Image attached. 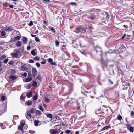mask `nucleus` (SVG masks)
Returning a JSON list of instances; mask_svg holds the SVG:
<instances>
[{
  "label": "nucleus",
  "mask_w": 134,
  "mask_h": 134,
  "mask_svg": "<svg viewBox=\"0 0 134 134\" xmlns=\"http://www.w3.org/2000/svg\"><path fill=\"white\" fill-rule=\"evenodd\" d=\"M6 57L5 55H2L1 57H0V59L1 60H3V59L5 58Z\"/></svg>",
  "instance_id": "nucleus-29"
},
{
  "label": "nucleus",
  "mask_w": 134,
  "mask_h": 134,
  "mask_svg": "<svg viewBox=\"0 0 134 134\" xmlns=\"http://www.w3.org/2000/svg\"><path fill=\"white\" fill-rule=\"evenodd\" d=\"M33 22L32 21H30L29 23L28 24V25L30 26H31L33 25Z\"/></svg>",
  "instance_id": "nucleus-33"
},
{
  "label": "nucleus",
  "mask_w": 134,
  "mask_h": 134,
  "mask_svg": "<svg viewBox=\"0 0 134 134\" xmlns=\"http://www.w3.org/2000/svg\"><path fill=\"white\" fill-rule=\"evenodd\" d=\"M70 4L71 5H76V3H75L74 2H73L71 3Z\"/></svg>",
  "instance_id": "nucleus-56"
},
{
  "label": "nucleus",
  "mask_w": 134,
  "mask_h": 134,
  "mask_svg": "<svg viewBox=\"0 0 134 134\" xmlns=\"http://www.w3.org/2000/svg\"><path fill=\"white\" fill-rule=\"evenodd\" d=\"M122 116L120 115H119L118 116L117 119L119 120L120 121H121L122 119Z\"/></svg>",
  "instance_id": "nucleus-28"
},
{
  "label": "nucleus",
  "mask_w": 134,
  "mask_h": 134,
  "mask_svg": "<svg viewBox=\"0 0 134 134\" xmlns=\"http://www.w3.org/2000/svg\"><path fill=\"white\" fill-rule=\"evenodd\" d=\"M51 64L52 65H54L55 66L57 65V64L55 62H52Z\"/></svg>",
  "instance_id": "nucleus-48"
},
{
  "label": "nucleus",
  "mask_w": 134,
  "mask_h": 134,
  "mask_svg": "<svg viewBox=\"0 0 134 134\" xmlns=\"http://www.w3.org/2000/svg\"><path fill=\"white\" fill-rule=\"evenodd\" d=\"M32 40L31 39L30 40V41H29V45H30V44L31 43H32Z\"/></svg>",
  "instance_id": "nucleus-60"
},
{
  "label": "nucleus",
  "mask_w": 134,
  "mask_h": 134,
  "mask_svg": "<svg viewBox=\"0 0 134 134\" xmlns=\"http://www.w3.org/2000/svg\"><path fill=\"white\" fill-rule=\"evenodd\" d=\"M131 116H133L134 115V112L133 111H132L131 112Z\"/></svg>",
  "instance_id": "nucleus-64"
},
{
  "label": "nucleus",
  "mask_w": 134,
  "mask_h": 134,
  "mask_svg": "<svg viewBox=\"0 0 134 134\" xmlns=\"http://www.w3.org/2000/svg\"><path fill=\"white\" fill-rule=\"evenodd\" d=\"M110 127V125H108L107 126H105L104 127L102 128V129L100 131H103L104 130H105L108 129Z\"/></svg>",
  "instance_id": "nucleus-14"
},
{
  "label": "nucleus",
  "mask_w": 134,
  "mask_h": 134,
  "mask_svg": "<svg viewBox=\"0 0 134 134\" xmlns=\"http://www.w3.org/2000/svg\"><path fill=\"white\" fill-rule=\"evenodd\" d=\"M84 30V28L82 27H77L74 31V32L76 33L81 32L82 30Z\"/></svg>",
  "instance_id": "nucleus-3"
},
{
  "label": "nucleus",
  "mask_w": 134,
  "mask_h": 134,
  "mask_svg": "<svg viewBox=\"0 0 134 134\" xmlns=\"http://www.w3.org/2000/svg\"><path fill=\"white\" fill-rule=\"evenodd\" d=\"M46 116L48 118H52V115L51 114H48L46 115Z\"/></svg>",
  "instance_id": "nucleus-26"
},
{
  "label": "nucleus",
  "mask_w": 134,
  "mask_h": 134,
  "mask_svg": "<svg viewBox=\"0 0 134 134\" xmlns=\"http://www.w3.org/2000/svg\"><path fill=\"white\" fill-rule=\"evenodd\" d=\"M20 37L19 36H17L14 37V41H15L16 40L18 41L20 39Z\"/></svg>",
  "instance_id": "nucleus-15"
},
{
  "label": "nucleus",
  "mask_w": 134,
  "mask_h": 134,
  "mask_svg": "<svg viewBox=\"0 0 134 134\" xmlns=\"http://www.w3.org/2000/svg\"><path fill=\"white\" fill-rule=\"evenodd\" d=\"M25 104L26 105H27L28 106H30L32 104V102L31 101L29 100L26 101L25 102Z\"/></svg>",
  "instance_id": "nucleus-11"
},
{
  "label": "nucleus",
  "mask_w": 134,
  "mask_h": 134,
  "mask_svg": "<svg viewBox=\"0 0 134 134\" xmlns=\"http://www.w3.org/2000/svg\"><path fill=\"white\" fill-rule=\"evenodd\" d=\"M51 31L54 33L55 32V30L54 27H52L51 29Z\"/></svg>",
  "instance_id": "nucleus-37"
},
{
  "label": "nucleus",
  "mask_w": 134,
  "mask_h": 134,
  "mask_svg": "<svg viewBox=\"0 0 134 134\" xmlns=\"http://www.w3.org/2000/svg\"><path fill=\"white\" fill-rule=\"evenodd\" d=\"M31 47H30V45H29V46H28L27 47V49L28 50H29L30 49H31Z\"/></svg>",
  "instance_id": "nucleus-54"
},
{
  "label": "nucleus",
  "mask_w": 134,
  "mask_h": 134,
  "mask_svg": "<svg viewBox=\"0 0 134 134\" xmlns=\"http://www.w3.org/2000/svg\"><path fill=\"white\" fill-rule=\"evenodd\" d=\"M100 109H98L96 110L95 113L96 114H100L101 113V111H100Z\"/></svg>",
  "instance_id": "nucleus-25"
},
{
  "label": "nucleus",
  "mask_w": 134,
  "mask_h": 134,
  "mask_svg": "<svg viewBox=\"0 0 134 134\" xmlns=\"http://www.w3.org/2000/svg\"><path fill=\"white\" fill-rule=\"evenodd\" d=\"M43 1L48 3H49L50 2V0H43Z\"/></svg>",
  "instance_id": "nucleus-53"
},
{
  "label": "nucleus",
  "mask_w": 134,
  "mask_h": 134,
  "mask_svg": "<svg viewBox=\"0 0 134 134\" xmlns=\"http://www.w3.org/2000/svg\"><path fill=\"white\" fill-rule=\"evenodd\" d=\"M53 61V60L52 59L50 58H49L48 60V62L49 63H51Z\"/></svg>",
  "instance_id": "nucleus-35"
},
{
  "label": "nucleus",
  "mask_w": 134,
  "mask_h": 134,
  "mask_svg": "<svg viewBox=\"0 0 134 134\" xmlns=\"http://www.w3.org/2000/svg\"><path fill=\"white\" fill-rule=\"evenodd\" d=\"M38 98V95L36 94L33 97V99L34 100H36Z\"/></svg>",
  "instance_id": "nucleus-31"
},
{
  "label": "nucleus",
  "mask_w": 134,
  "mask_h": 134,
  "mask_svg": "<svg viewBox=\"0 0 134 134\" xmlns=\"http://www.w3.org/2000/svg\"><path fill=\"white\" fill-rule=\"evenodd\" d=\"M0 100L2 101H3L5 100V97L4 96L2 95Z\"/></svg>",
  "instance_id": "nucleus-20"
},
{
  "label": "nucleus",
  "mask_w": 134,
  "mask_h": 134,
  "mask_svg": "<svg viewBox=\"0 0 134 134\" xmlns=\"http://www.w3.org/2000/svg\"><path fill=\"white\" fill-rule=\"evenodd\" d=\"M51 131H52V133L51 134H57V133H58V130L54 129H51L50 130L51 132Z\"/></svg>",
  "instance_id": "nucleus-12"
},
{
  "label": "nucleus",
  "mask_w": 134,
  "mask_h": 134,
  "mask_svg": "<svg viewBox=\"0 0 134 134\" xmlns=\"http://www.w3.org/2000/svg\"><path fill=\"white\" fill-rule=\"evenodd\" d=\"M14 52H16V53H19L20 51L19 49H15L14 50Z\"/></svg>",
  "instance_id": "nucleus-39"
},
{
  "label": "nucleus",
  "mask_w": 134,
  "mask_h": 134,
  "mask_svg": "<svg viewBox=\"0 0 134 134\" xmlns=\"http://www.w3.org/2000/svg\"><path fill=\"white\" fill-rule=\"evenodd\" d=\"M9 77L11 78L12 80H14L15 79H17V76H16L14 75H11L9 76Z\"/></svg>",
  "instance_id": "nucleus-18"
},
{
  "label": "nucleus",
  "mask_w": 134,
  "mask_h": 134,
  "mask_svg": "<svg viewBox=\"0 0 134 134\" xmlns=\"http://www.w3.org/2000/svg\"><path fill=\"white\" fill-rule=\"evenodd\" d=\"M38 109H40L43 112H44V110L42 106H40L38 107Z\"/></svg>",
  "instance_id": "nucleus-27"
},
{
  "label": "nucleus",
  "mask_w": 134,
  "mask_h": 134,
  "mask_svg": "<svg viewBox=\"0 0 134 134\" xmlns=\"http://www.w3.org/2000/svg\"><path fill=\"white\" fill-rule=\"evenodd\" d=\"M22 44L21 42L20 41H18L16 43V46H21Z\"/></svg>",
  "instance_id": "nucleus-21"
},
{
  "label": "nucleus",
  "mask_w": 134,
  "mask_h": 134,
  "mask_svg": "<svg viewBox=\"0 0 134 134\" xmlns=\"http://www.w3.org/2000/svg\"><path fill=\"white\" fill-rule=\"evenodd\" d=\"M23 127H22L20 125V126H18V130H23Z\"/></svg>",
  "instance_id": "nucleus-40"
},
{
  "label": "nucleus",
  "mask_w": 134,
  "mask_h": 134,
  "mask_svg": "<svg viewBox=\"0 0 134 134\" xmlns=\"http://www.w3.org/2000/svg\"><path fill=\"white\" fill-rule=\"evenodd\" d=\"M37 85V83L36 81H34L32 84V86L33 87H36Z\"/></svg>",
  "instance_id": "nucleus-23"
},
{
  "label": "nucleus",
  "mask_w": 134,
  "mask_h": 134,
  "mask_svg": "<svg viewBox=\"0 0 134 134\" xmlns=\"http://www.w3.org/2000/svg\"><path fill=\"white\" fill-rule=\"evenodd\" d=\"M7 110V105L6 104H3L1 107L0 110V112L3 111V112L6 111Z\"/></svg>",
  "instance_id": "nucleus-4"
},
{
  "label": "nucleus",
  "mask_w": 134,
  "mask_h": 134,
  "mask_svg": "<svg viewBox=\"0 0 134 134\" xmlns=\"http://www.w3.org/2000/svg\"><path fill=\"white\" fill-rule=\"evenodd\" d=\"M5 31H11L13 30V28L12 26H9L5 28L4 29Z\"/></svg>",
  "instance_id": "nucleus-6"
},
{
  "label": "nucleus",
  "mask_w": 134,
  "mask_h": 134,
  "mask_svg": "<svg viewBox=\"0 0 134 134\" xmlns=\"http://www.w3.org/2000/svg\"><path fill=\"white\" fill-rule=\"evenodd\" d=\"M1 35L2 36H4L6 35V33L5 31L4 30L2 31L1 32Z\"/></svg>",
  "instance_id": "nucleus-19"
},
{
  "label": "nucleus",
  "mask_w": 134,
  "mask_h": 134,
  "mask_svg": "<svg viewBox=\"0 0 134 134\" xmlns=\"http://www.w3.org/2000/svg\"><path fill=\"white\" fill-rule=\"evenodd\" d=\"M126 126L127 129L131 132L133 133L134 132V128L129 124H127Z\"/></svg>",
  "instance_id": "nucleus-2"
},
{
  "label": "nucleus",
  "mask_w": 134,
  "mask_h": 134,
  "mask_svg": "<svg viewBox=\"0 0 134 134\" xmlns=\"http://www.w3.org/2000/svg\"><path fill=\"white\" fill-rule=\"evenodd\" d=\"M31 54L35 56L36 55L35 51L34 50L31 51Z\"/></svg>",
  "instance_id": "nucleus-30"
},
{
  "label": "nucleus",
  "mask_w": 134,
  "mask_h": 134,
  "mask_svg": "<svg viewBox=\"0 0 134 134\" xmlns=\"http://www.w3.org/2000/svg\"><path fill=\"white\" fill-rule=\"evenodd\" d=\"M29 132V133L31 134H33L35 133V132L32 130H30Z\"/></svg>",
  "instance_id": "nucleus-43"
},
{
  "label": "nucleus",
  "mask_w": 134,
  "mask_h": 134,
  "mask_svg": "<svg viewBox=\"0 0 134 134\" xmlns=\"http://www.w3.org/2000/svg\"><path fill=\"white\" fill-rule=\"evenodd\" d=\"M32 74L34 77L36 76L37 74V72L35 68H34L32 69Z\"/></svg>",
  "instance_id": "nucleus-5"
},
{
  "label": "nucleus",
  "mask_w": 134,
  "mask_h": 134,
  "mask_svg": "<svg viewBox=\"0 0 134 134\" xmlns=\"http://www.w3.org/2000/svg\"><path fill=\"white\" fill-rule=\"evenodd\" d=\"M22 76L25 77H26L27 76V74L26 72H24V73L22 75Z\"/></svg>",
  "instance_id": "nucleus-44"
},
{
  "label": "nucleus",
  "mask_w": 134,
  "mask_h": 134,
  "mask_svg": "<svg viewBox=\"0 0 134 134\" xmlns=\"http://www.w3.org/2000/svg\"><path fill=\"white\" fill-rule=\"evenodd\" d=\"M36 66L38 67H39L40 66V65L39 63L38 62H37L36 63Z\"/></svg>",
  "instance_id": "nucleus-45"
},
{
  "label": "nucleus",
  "mask_w": 134,
  "mask_h": 134,
  "mask_svg": "<svg viewBox=\"0 0 134 134\" xmlns=\"http://www.w3.org/2000/svg\"><path fill=\"white\" fill-rule=\"evenodd\" d=\"M46 63V61L45 60L41 62V63L42 64H44Z\"/></svg>",
  "instance_id": "nucleus-52"
},
{
  "label": "nucleus",
  "mask_w": 134,
  "mask_h": 134,
  "mask_svg": "<svg viewBox=\"0 0 134 134\" xmlns=\"http://www.w3.org/2000/svg\"><path fill=\"white\" fill-rule=\"evenodd\" d=\"M9 60V59L8 58L6 59L4 61V62L5 63H7Z\"/></svg>",
  "instance_id": "nucleus-47"
},
{
  "label": "nucleus",
  "mask_w": 134,
  "mask_h": 134,
  "mask_svg": "<svg viewBox=\"0 0 134 134\" xmlns=\"http://www.w3.org/2000/svg\"><path fill=\"white\" fill-rule=\"evenodd\" d=\"M10 73L12 74H15L16 73V71L14 69H12L11 70Z\"/></svg>",
  "instance_id": "nucleus-22"
},
{
  "label": "nucleus",
  "mask_w": 134,
  "mask_h": 134,
  "mask_svg": "<svg viewBox=\"0 0 134 134\" xmlns=\"http://www.w3.org/2000/svg\"><path fill=\"white\" fill-rule=\"evenodd\" d=\"M55 43L56 46H58L59 44V42L57 40H56L55 41Z\"/></svg>",
  "instance_id": "nucleus-34"
},
{
  "label": "nucleus",
  "mask_w": 134,
  "mask_h": 134,
  "mask_svg": "<svg viewBox=\"0 0 134 134\" xmlns=\"http://www.w3.org/2000/svg\"><path fill=\"white\" fill-rule=\"evenodd\" d=\"M11 54L13 58H16L18 57V54L17 53H11Z\"/></svg>",
  "instance_id": "nucleus-16"
},
{
  "label": "nucleus",
  "mask_w": 134,
  "mask_h": 134,
  "mask_svg": "<svg viewBox=\"0 0 134 134\" xmlns=\"http://www.w3.org/2000/svg\"><path fill=\"white\" fill-rule=\"evenodd\" d=\"M14 63V62L12 60V61L9 62L8 63V64H9L12 65Z\"/></svg>",
  "instance_id": "nucleus-42"
},
{
  "label": "nucleus",
  "mask_w": 134,
  "mask_h": 134,
  "mask_svg": "<svg viewBox=\"0 0 134 134\" xmlns=\"http://www.w3.org/2000/svg\"><path fill=\"white\" fill-rule=\"evenodd\" d=\"M123 26L125 27L126 29H128L127 28L128 27V25H123Z\"/></svg>",
  "instance_id": "nucleus-57"
},
{
  "label": "nucleus",
  "mask_w": 134,
  "mask_h": 134,
  "mask_svg": "<svg viewBox=\"0 0 134 134\" xmlns=\"http://www.w3.org/2000/svg\"><path fill=\"white\" fill-rule=\"evenodd\" d=\"M25 115L26 118L28 119H29L27 117V116H29L30 118H31L32 116V115L31 114V113L29 111H28L26 113Z\"/></svg>",
  "instance_id": "nucleus-9"
},
{
  "label": "nucleus",
  "mask_w": 134,
  "mask_h": 134,
  "mask_svg": "<svg viewBox=\"0 0 134 134\" xmlns=\"http://www.w3.org/2000/svg\"><path fill=\"white\" fill-rule=\"evenodd\" d=\"M45 101L47 103H49L50 102V100L48 97H46L45 98Z\"/></svg>",
  "instance_id": "nucleus-32"
},
{
  "label": "nucleus",
  "mask_w": 134,
  "mask_h": 134,
  "mask_svg": "<svg viewBox=\"0 0 134 134\" xmlns=\"http://www.w3.org/2000/svg\"><path fill=\"white\" fill-rule=\"evenodd\" d=\"M126 36V34H124L123 36L121 38V39H123L124 37H125Z\"/></svg>",
  "instance_id": "nucleus-58"
},
{
  "label": "nucleus",
  "mask_w": 134,
  "mask_h": 134,
  "mask_svg": "<svg viewBox=\"0 0 134 134\" xmlns=\"http://www.w3.org/2000/svg\"><path fill=\"white\" fill-rule=\"evenodd\" d=\"M32 80V79L31 77H27V78H26L25 79V81H24L26 82H28L31 81Z\"/></svg>",
  "instance_id": "nucleus-10"
},
{
  "label": "nucleus",
  "mask_w": 134,
  "mask_h": 134,
  "mask_svg": "<svg viewBox=\"0 0 134 134\" xmlns=\"http://www.w3.org/2000/svg\"><path fill=\"white\" fill-rule=\"evenodd\" d=\"M3 7H6L8 6V5H6V4L5 3H3Z\"/></svg>",
  "instance_id": "nucleus-59"
},
{
  "label": "nucleus",
  "mask_w": 134,
  "mask_h": 134,
  "mask_svg": "<svg viewBox=\"0 0 134 134\" xmlns=\"http://www.w3.org/2000/svg\"><path fill=\"white\" fill-rule=\"evenodd\" d=\"M28 77H31L32 74L30 72H28Z\"/></svg>",
  "instance_id": "nucleus-38"
},
{
  "label": "nucleus",
  "mask_w": 134,
  "mask_h": 134,
  "mask_svg": "<svg viewBox=\"0 0 134 134\" xmlns=\"http://www.w3.org/2000/svg\"><path fill=\"white\" fill-rule=\"evenodd\" d=\"M1 127L2 129H4L5 128V126L3 125L2 124L1 125Z\"/></svg>",
  "instance_id": "nucleus-51"
},
{
  "label": "nucleus",
  "mask_w": 134,
  "mask_h": 134,
  "mask_svg": "<svg viewBox=\"0 0 134 134\" xmlns=\"http://www.w3.org/2000/svg\"><path fill=\"white\" fill-rule=\"evenodd\" d=\"M70 133V130H67L66 132V133L67 134H69Z\"/></svg>",
  "instance_id": "nucleus-49"
},
{
  "label": "nucleus",
  "mask_w": 134,
  "mask_h": 134,
  "mask_svg": "<svg viewBox=\"0 0 134 134\" xmlns=\"http://www.w3.org/2000/svg\"><path fill=\"white\" fill-rule=\"evenodd\" d=\"M34 125L35 126H40L41 125V121L38 120H35L34 121Z\"/></svg>",
  "instance_id": "nucleus-7"
},
{
  "label": "nucleus",
  "mask_w": 134,
  "mask_h": 134,
  "mask_svg": "<svg viewBox=\"0 0 134 134\" xmlns=\"http://www.w3.org/2000/svg\"><path fill=\"white\" fill-rule=\"evenodd\" d=\"M32 95V91H30L26 94V96L28 98L30 97Z\"/></svg>",
  "instance_id": "nucleus-13"
},
{
  "label": "nucleus",
  "mask_w": 134,
  "mask_h": 134,
  "mask_svg": "<svg viewBox=\"0 0 134 134\" xmlns=\"http://www.w3.org/2000/svg\"><path fill=\"white\" fill-rule=\"evenodd\" d=\"M24 124L23 123H21L20 125L22 127L24 126Z\"/></svg>",
  "instance_id": "nucleus-61"
},
{
  "label": "nucleus",
  "mask_w": 134,
  "mask_h": 134,
  "mask_svg": "<svg viewBox=\"0 0 134 134\" xmlns=\"http://www.w3.org/2000/svg\"><path fill=\"white\" fill-rule=\"evenodd\" d=\"M21 98L23 99H24L25 98V96H23L22 95H21Z\"/></svg>",
  "instance_id": "nucleus-62"
},
{
  "label": "nucleus",
  "mask_w": 134,
  "mask_h": 134,
  "mask_svg": "<svg viewBox=\"0 0 134 134\" xmlns=\"http://www.w3.org/2000/svg\"><path fill=\"white\" fill-rule=\"evenodd\" d=\"M31 85H29L27 86V88L28 89H30L31 88Z\"/></svg>",
  "instance_id": "nucleus-55"
},
{
  "label": "nucleus",
  "mask_w": 134,
  "mask_h": 134,
  "mask_svg": "<svg viewBox=\"0 0 134 134\" xmlns=\"http://www.w3.org/2000/svg\"><path fill=\"white\" fill-rule=\"evenodd\" d=\"M29 62L30 63H34V60L32 59H30L29 60Z\"/></svg>",
  "instance_id": "nucleus-46"
},
{
  "label": "nucleus",
  "mask_w": 134,
  "mask_h": 134,
  "mask_svg": "<svg viewBox=\"0 0 134 134\" xmlns=\"http://www.w3.org/2000/svg\"><path fill=\"white\" fill-rule=\"evenodd\" d=\"M22 40L25 44H26L27 43L28 39L27 37H23Z\"/></svg>",
  "instance_id": "nucleus-8"
},
{
  "label": "nucleus",
  "mask_w": 134,
  "mask_h": 134,
  "mask_svg": "<svg viewBox=\"0 0 134 134\" xmlns=\"http://www.w3.org/2000/svg\"><path fill=\"white\" fill-rule=\"evenodd\" d=\"M35 40L37 42H39L40 41L39 38L37 37L35 38Z\"/></svg>",
  "instance_id": "nucleus-41"
},
{
  "label": "nucleus",
  "mask_w": 134,
  "mask_h": 134,
  "mask_svg": "<svg viewBox=\"0 0 134 134\" xmlns=\"http://www.w3.org/2000/svg\"><path fill=\"white\" fill-rule=\"evenodd\" d=\"M37 78L39 80H40L41 79V76L40 75H38L37 77Z\"/></svg>",
  "instance_id": "nucleus-50"
},
{
  "label": "nucleus",
  "mask_w": 134,
  "mask_h": 134,
  "mask_svg": "<svg viewBox=\"0 0 134 134\" xmlns=\"http://www.w3.org/2000/svg\"><path fill=\"white\" fill-rule=\"evenodd\" d=\"M90 18L92 20H93L94 19V17L93 16H90Z\"/></svg>",
  "instance_id": "nucleus-63"
},
{
  "label": "nucleus",
  "mask_w": 134,
  "mask_h": 134,
  "mask_svg": "<svg viewBox=\"0 0 134 134\" xmlns=\"http://www.w3.org/2000/svg\"><path fill=\"white\" fill-rule=\"evenodd\" d=\"M101 64V67L103 68V70H104V68L106 67L107 66V62L106 61H104L102 60H101L100 61Z\"/></svg>",
  "instance_id": "nucleus-1"
},
{
  "label": "nucleus",
  "mask_w": 134,
  "mask_h": 134,
  "mask_svg": "<svg viewBox=\"0 0 134 134\" xmlns=\"http://www.w3.org/2000/svg\"><path fill=\"white\" fill-rule=\"evenodd\" d=\"M35 113L37 115H41L42 114V112L39 110H37L35 111Z\"/></svg>",
  "instance_id": "nucleus-17"
},
{
  "label": "nucleus",
  "mask_w": 134,
  "mask_h": 134,
  "mask_svg": "<svg viewBox=\"0 0 134 134\" xmlns=\"http://www.w3.org/2000/svg\"><path fill=\"white\" fill-rule=\"evenodd\" d=\"M19 116L17 115H15L13 116V118L15 119H17L18 118Z\"/></svg>",
  "instance_id": "nucleus-36"
},
{
  "label": "nucleus",
  "mask_w": 134,
  "mask_h": 134,
  "mask_svg": "<svg viewBox=\"0 0 134 134\" xmlns=\"http://www.w3.org/2000/svg\"><path fill=\"white\" fill-rule=\"evenodd\" d=\"M36 110V109H31L29 111L31 113L33 114L35 112V111Z\"/></svg>",
  "instance_id": "nucleus-24"
}]
</instances>
